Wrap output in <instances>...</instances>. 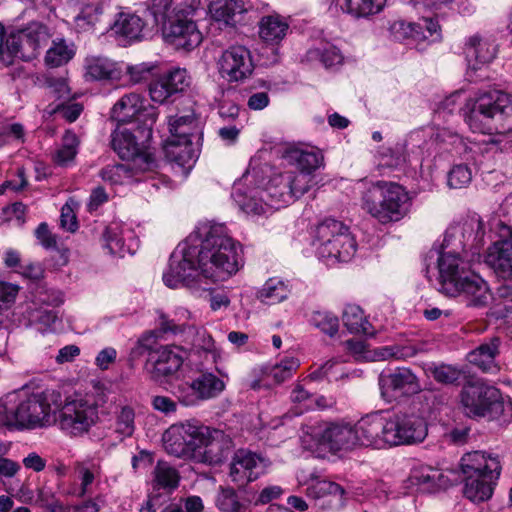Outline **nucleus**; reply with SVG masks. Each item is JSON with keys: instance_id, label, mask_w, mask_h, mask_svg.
<instances>
[{"instance_id": "f8f14e48", "label": "nucleus", "mask_w": 512, "mask_h": 512, "mask_svg": "<svg viewBox=\"0 0 512 512\" xmlns=\"http://www.w3.org/2000/svg\"><path fill=\"white\" fill-rule=\"evenodd\" d=\"M51 39L48 27L39 22H32L25 28L14 31L7 39V48L11 54L29 61L37 57Z\"/></svg>"}, {"instance_id": "603ef678", "label": "nucleus", "mask_w": 512, "mask_h": 512, "mask_svg": "<svg viewBox=\"0 0 512 512\" xmlns=\"http://www.w3.org/2000/svg\"><path fill=\"white\" fill-rule=\"evenodd\" d=\"M102 12L99 3L86 4L75 18L77 26L84 30L93 27L99 21Z\"/></svg>"}, {"instance_id": "37998d69", "label": "nucleus", "mask_w": 512, "mask_h": 512, "mask_svg": "<svg viewBox=\"0 0 512 512\" xmlns=\"http://www.w3.org/2000/svg\"><path fill=\"white\" fill-rule=\"evenodd\" d=\"M387 0H345L347 12L355 17H368L381 12Z\"/></svg>"}, {"instance_id": "0e129e2a", "label": "nucleus", "mask_w": 512, "mask_h": 512, "mask_svg": "<svg viewBox=\"0 0 512 512\" xmlns=\"http://www.w3.org/2000/svg\"><path fill=\"white\" fill-rule=\"evenodd\" d=\"M150 97L154 102L164 103L174 95L162 76L153 80L149 85Z\"/></svg>"}, {"instance_id": "680f3d73", "label": "nucleus", "mask_w": 512, "mask_h": 512, "mask_svg": "<svg viewBox=\"0 0 512 512\" xmlns=\"http://www.w3.org/2000/svg\"><path fill=\"white\" fill-rule=\"evenodd\" d=\"M166 81L168 87L173 94L182 92L189 85L187 72L185 69H174L164 75H162Z\"/></svg>"}, {"instance_id": "4d7b16f0", "label": "nucleus", "mask_w": 512, "mask_h": 512, "mask_svg": "<svg viewBox=\"0 0 512 512\" xmlns=\"http://www.w3.org/2000/svg\"><path fill=\"white\" fill-rule=\"evenodd\" d=\"M390 31L393 34V36L398 40L406 38L421 40V38L427 37V35H425L423 31L418 30L417 23L405 22L403 20L393 22L390 27Z\"/></svg>"}, {"instance_id": "2eb2a0df", "label": "nucleus", "mask_w": 512, "mask_h": 512, "mask_svg": "<svg viewBox=\"0 0 512 512\" xmlns=\"http://www.w3.org/2000/svg\"><path fill=\"white\" fill-rule=\"evenodd\" d=\"M190 14V11L179 10L162 25L164 38L169 43L187 50L197 47L202 42V34Z\"/></svg>"}, {"instance_id": "774afa93", "label": "nucleus", "mask_w": 512, "mask_h": 512, "mask_svg": "<svg viewBox=\"0 0 512 512\" xmlns=\"http://www.w3.org/2000/svg\"><path fill=\"white\" fill-rule=\"evenodd\" d=\"M35 236L41 243V245L46 248H55L57 245V240L55 235L51 233L46 223H40L35 230Z\"/></svg>"}, {"instance_id": "bb28decb", "label": "nucleus", "mask_w": 512, "mask_h": 512, "mask_svg": "<svg viewBox=\"0 0 512 512\" xmlns=\"http://www.w3.org/2000/svg\"><path fill=\"white\" fill-rule=\"evenodd\" d=\"M318 255L328 262H347L356 252V241L351 235L348 227L345 232L328 244L327 246L317 247Z\"/></svg>"}, {"instance_id": "f03ea898", "label": "nucleus", "mask_w": 512, "mask_h": 512, "mask_svg": "<svg viewBox=\"0 0 512 512\" xmlns=\"http://www.w3.org/2000/svg\"><path fill=\"white\" fill-rule=\"evenodd\" d=\"M363 186L361 207L381 224L402 220L410 211L411 197L407 189L394 181L359 182Z\"/></svg>"}, {"instance_id": "79ce46f5", "label": "nucleus", "mask_w": 512, "mask_h": 512, "mask_svg": "<svg viewBox=\"0 0 512 512\" xmlns=\"http://www.w3.org/2000/svg\"><path fill=\"white\" fill-rule=\"evenodd\" d=\"M309 60H319L325 67H332L342 63L343 57L340 50L329 43H323L319 47L307 52Z\"/></svg>"}, {"instance_id": "58836bf2", "label": "nucleus", "mask_w": 512, "mask_h": 512, "mask_svg": "<svg viewBox=\"0 0 512 512\" xmlns=\"http://www.w3.org/2000/svg\"><path fill=\"white\" fill-rule=\"evenodd\" d=\"M290 290L283 281L278 279H269L263 288L258 292V298L267 304H277L285 300Z\"/></svg>"}, {"instance_id": "0eeeda50", "label": "nucleus", "mask_w": 512, "mask_h": 512, "mask_svg": "<svg viewBox=\"0 0 512 512\" xmlns=\"http://www.w3.org/2000/svg\"><path fill=\"white\" fill-rule=\"evenodd\" d=\"M146 340L144 337L140 338L133 347L131 355L138 357L148 352L145 371L151 380L163 383L180 370L188 357V352L176 345H166L150 350L145 343Z\"/></svg>"}, {"instance_id": "9d476101", "label": "nucleus", "mask_w": 512, "mask_h": 512, "mask_svg": "<svg viewBox=\"0 0 512 512\" xmlns=\"http://www.w3.org/2000/svg\"><path fill=\"white\" fill-rule=\"evenodd\" d=\"M197 246H192L189 241L180 243L169 259L168 269L163 274V281L166 286L176 288L184 285L189 289L200 291V287L192 279L197 275Z\"/></svg>"}, {"instance_id": "dca6fc26", "label": "nucleus", "mask_w": 512, "mask_h": 512, "mask_svg": "<svg viewBox=\"0 0 512 512\" xmlns=\"http://www.w3.org/2000/svg\"><path fill=\"white\" fill-rule=\"evenodd\" d=\"M111 143L113 150L121 159L142 167V170L154 171L157 168L153 155L143 143H138L136 136L127 129L115 130Z\"/></svg>"}, {"instance_id": "f3484780", "label": "nucleus", "mask_w": 512, "mask_h": 512, "mask_svg": "<svg viewBox=\"0 0 512 512\" xmlns=\"http://www.w3.org/2000/svg\"><path fill=\"white\" fill-rule=\"evenodd\" d=\"M499 239L486 252L485 262L494 273L504 280H512V227L499 226Z\"/></svg>"}, {"instance_id": "412c9836", "label": "nucleus", "mask_w": 512, "mask_h": 512, "mask_svg": "<svg viewBox=\"0 0 512 512\" xmlns=\"http://www.w3.org/2000/svg\"><path fill=\"white\" fill-rule=\"evenodd\" d=\"M459 279L460 281L455 283V291L446 290V295L460 297L469 307L481 308L488 305L491 294L486 281L472 272Z\"/></svg>"}, {"instance_id": "6e6d98bb", "label": "nucleus", "mask_w": 512, "mask_h": 512, "mask_svg": "<svg viewBox=\"0 0 512 512\" xmlns=\"http://www.w3.org/2000/svg\"><path fill=\"white\" fill-rule=\"evenodd\" d=\"M181 8L175 4V0H151L150 11L154 16L157 23L163 25L164 21L174 13H177Z\"/></svg>"}, {"instance_id": "cd10ccee", "label": "nucleus", "mask_w": 512, "mask_h": 512, "mask_svg": "<svg viewBox=\"0 0 512 512\" xmlns=\"http://www.w3.org/2000/svg\"><path fill=\"white\" fill-rule=\"evenodd\" d=\"M499 345L500 340L497 337L491 338L489 342L482 343L468 354L469 363L477 366L485 373H497L499 366L495 359L499 354Z\"/></svg>"}, {"instance_id": "aec40b11", "label": "nucleus", "mask_w": 512, "mask_h": 512, "mask_svg": "<svg viewBox=\"0 0 512 512\" xmlns=\"http://www.w3.org/2000/svg\"><path fill=\"white\" fill-rule=\"evenodd\" d=\"M379 386L383 397L398 398L421 391L417 376L409 368H396L379 376Z\"/></svg>"}, {"instance_id": "a18cd8bd", "label": "nucleus", "mask_w": 512, "mask_h": 512, "mask_svg": "<svg viewBox=\"0 0 512 512\" xmlns=\"http://www.w3.org/2000/svg\"><path fill=\"white\" fill-rule=\"evenodd\" d=\"M178 427L185 428L187 436L184 437L185 442L188 444V456L187 458H193L196 460V454L199 453L201 439L205 436L204 431L206 426L199 424L198 422L186 421L178 423Z\"/></svg>"}, {"instance_id": "1a4fd4ad", "label": "nucleus", "mask_w": 512, "mask_h": 512, "mask_svg": "<svg viewBox=\"0 0 512 512\" xmlns=\"http://www.w3.org/2000/svg\"><path fill=\"white\" fill-rule=\"evenodd\" d=\"M385 419L389 447L420 443L428 434L425 419L414 413L387 412Z\"/></svg>"}, {"instance_id": "393cba45", "label": "nucleus", "mask_w": 512, "mask_h": 512, "mask_svg": "<svg viewBox=\"0 0 512 512\" xmlns=\"http://www.w3.org/2000/svg\"><path fill=\"white\" fill-rule=\"evenodd\" d=\"M438 269L442 292L446 290L455 291V283L457 284L460 281L458 278H462L471 272L462 257L451 251H443L440 254Z\"/></svg>"}, {"instance_id": "a19ab883", "label": "nucleus", "mask_w": 512, "mask_h": 512, "mask_svg": "<svg viewBox=\"0 0 512 512\" xmlns=\"http://www.w3.org/2000/svg\"><path fill=\"white\" fill-rule=\"evenodd\" d=\"M345 327L352 333H368L369 322L364 316L363 310L358 305L349 304L342 315Z\"/></svg>"}, {"instance_id": "6ab92c4d", "label": "nucleus", "mask_w": 512, "mask_h": 512, "mask_svg": "<svg viewBox=\"0 0 512 512\" xmlns=\"http://www.w3.org/2000/svg\"><path fill=\"white\" fill-rule=\"evenodd\" d=\"M218 65L221 76L228 82L243 81L252 74L254 69L250 51L240 45L226 49L222 53Z\"/></svg>"}, {"instance_id": "338daca9", "label": "nucleus", "mask_w": 512, "mask_h": 512, "mask_svg": "<svg viewBox=\"0 0 512 512\" xmlns=\"http://www.w3.org/2000/svg\"><path fill=\"white\" fill-rule=\"evenodd\" d=\"M151 404L156 411L166 416L175 414L178 408L176 401H174L172 398L168 396L163 395L154 396L152 398Z\"/></svg>"}, {"instance_id": "7c9ffc66", "label": "nucleus", "mask_w": 512, "mask_h": 512, "mask_svg": "<svg viewBox=\"0 0 512 512\" xmlns=\"http://www.w3.org/2000/svg\"><path fill=\"white\" fill-rule=\"evenodd\" d=\"M150 172L149 170H142V167L126 161L125 163H116L105 166L100 170V177L103 181L115 184H124L131 180H140L139 176L142 173Z\"/></svg>"}, {"instance_id": "8fccbe9b", "label": "nucleus", "mask_w": 512, "mask_h": 512, "mask_svg": "<svg viewBox=\"0 0 512 512\" xmlns=\"http://www.w3.org/2000/svg\"><path fill=\"white\" fill-rule=\"evenodd\" d=\"M134 418V410L128 406L122 407L117 414L115 432L118 434L120 440L130 437L133 434L135 429Z\"/></svg>"}, {"instance_id": "e2e57ef3", "label": "nucleus", "mask_w": 512, "mask_h": 512, "mask_svg": "<svg viewBox=\"0 0 512 512\" xmlns=\"http://www.w3.org/2000/svg\"><path fill=\"white\" fill-rule=\"evenodd\" d=\"M234 197L240 208L247 214L260 215L265 211L262 201L255 197H247L239 190L234 192Z\"/></svg>"}, {"instance_id": "09e8293b", "label": "nucleus", "mask_w": 512, "mask_h": 512, "mask_svg": "<svg viewBox=\"0 0 512 512\" xmlns=\"http://www.w3.org/2000/svg\"><path fill=\"white\" fill-rule=\"evenodd\" d=\"M73 57V51L63 40L53 41V45L47 50L45 62L52 67H59L67 63Z\"/></svg>"}, {"instance_id": "f257e3e1", "label": "nucleus", "mask_w": 512, "mask_h": 512, "mask_svg": "<svg viewBox=\"0 0 512 512\" xmlns=\"http://www.w3.org/2000/svg\"><path fill=\"white\" fill-rule=\"evenodd\" d=\"M461 113L474 132H512V95L501 90H480L469 97Z\"/></svg>"}, {"instance_id": "a211bd4d", "label": "nucleus", "mask_w": 512, "mask_h": 512, "mask_svg": "<svg viewBox=\"0 0 512 512\" xmlns=\"http://www.w3.org/2000/svg\"><path fill=\"white\" fill-rule=\"evenodd\" d=\"M268 462L262 456L249 450L235 452L230 463L229 476L237 486L244 487L265 474Z\"/></svg>"}, {"instance_id": "7ed1b4c3", "label": "nucleus", "mask_w": 512, "mask_h": 512, "mask_svg": "<svg viewBox=\"0 0 512 512\" xmlns=\"http://www.w3.org/2000/svg\"><path fill=\"white\" fill-rule=\"evenodd\" d=\"M55 405L54 425L70 437H83L100 421V407L106 402L103 393L74 392L63 395Z\"/></svg>"}, {"instance_id": "052dcab7", "label": "nucleus", "mask_w": 512, "mask_h": 512, "mask_svg": "<svg viewBox=\"0 0 512 512\" xmlns=\"http://www.w3.org/2000/svg\"><path fill=\"white\" fill-rule=\"evenodd\" d=\"M496 295L500 302L499 312L506 319L507 323L512 324V286L503 284L497 288Z\"/></svg>"}, {"instance_id": "ea45409f", "label": "nucleus", "mask_w": 512, "mask_h": 512, "mask_svg": "<svg viewBox=\"0 0 512 512\" xmlns=\"http://www.w3.org/2000/svg\"><path fill=\"white\" fill-rule=\"evenodd\" d=\"M345 226L342 222L335 219H325L321 222L315 232V242L317 247L327 246L333 239L340 236V233L345 232Z\"/></svg>"}, {"instance_id": "39448f33", "label": "nucleus", "mask_w": 512, "mask_h": 512, "mask_svg": "<svg viewBox=\"0 0 512 512\" xmlns=\"http://www.w3.org/2000/svg\"><path fill=\"white\" fill-rule=\"evenodd\" d=\"M460 468L465 476L464 496L479 503L490 499L501 474V463L497 455L485 451H472L464 454Z\"/></svg>"}, {"instance_id": "c9c22d12", "label": "nucleus", "mask_w": 512, "mask_h": 512, "mask_svg": "<svg viewBox=\"0 0 512 512\" xmlns=\"http://www.w3.org/2000/svg\"><path fill=\"white\" fill-rule=\"evenodd\" d=\"M187 436L185 428L178 427V424L171 425L163 434V445L170 455L187 458L189 446L184 437Z\"/></svg>"}, {"instance_id": "b1692460", "label": "nucleus", "mask_w": 512, "mask_h": 512, "mask_svg": "<svg viewBox=\"0 0 512 512\" xmlns=\"http://www.w3.org/2000/svg\"><path fill=\"white\" fill-rule=\"evenodd\" d=\"M315 438L319 446L332 452L350 450L357 446V435L354 426L350 424L332 423L315 433Z\"/></svg>"}, {"instance_id": "f704fd0d", "label": "nucleus", "mask_w": 512, "mask_h": 512, "mask_svg": "<svg viewBox=\"0 0 512 512\" xmlns=\"http://www.w3.org/2000/svg\"><path fill=\"white\" fill-rule=\"evenodd\" d=\"M145 24L136 14L119 13L112 30L118 36L129 41L138 40L142 34Z\"/></svg>"}, {"instance_id": "de8ad7c7", "label": "nucleus", "mask_w": 512, "mask_h": 512, "mask_svg": "<svg viewBox=\"0 0 512 512\" xmlns=\"http://www.w3.org/2000/svg\"><path fill=\"white\" fill-rule=\"evenodd\" d=\"M310 323L321 332L334 336L339 329L337 316L327 311H315L312 313Z\"/></svg>"}, {"instance_id": "c756f323", "label": "nucleus", "mask_w": 512, "mask_h": 512, "mask_svg": "<svg viewBox=\"0 0 512 512\" xmlns=\"http://www.w3.org/2000/svg\"><path fill=\"white\" fill-rule=\"evenodd\" d=\"M314 181V175L307 172H293L289 171L281 174L279 183L283 185L284 190L280 192V198L286 201L285 196L291 198H300L311 188ZM273 182H278L274 179Z\"/></svg>"}, {"instance_id": "473e14b6", "label": "nucleus", "mask_w": 512, "mask_h": 512, "mask_svg": "<svg viewBox=\"0 0 512 512\" xmlns=\"http://www.w3.org/2000/svg\"><path fill=\"white\" fill-rule=\"evenodd\" d=\"M306 485V495L309 498L319 500L332 497L335 498L338 506H343L345 490L339 484L319 477H311Z\"/></svg>"}, {"instance_id": "72a5a7b5", "label": "nucleus", "mask_w": 512, "mask_h": 512, "mask_svg": "<svg viewBox=\"0 0 512 512\" xmlns=\"http://www.w3.org/2000/svg\"><path fill=\"white\" fill-rule=\"evenodd\" d=\"M289 29L288 22L280 15H267L259 23V36L266 43L278 44Z\"/></svg>"}, {"instance_id": "9b49d317", "label": "nucleus", "mask_w": 512, "mask_h": 512, "mask_svg": "<svg viewBox=\"0 0 512 512\" xmlns=\"http://www.w3.org/2000/svg\"><path fill=\"white\" fill-rule=\"evenodd\" d=\"M171 137L166 147L167 155L180 165H185L192 155V136L198 129L193 112L169 118Z\"/></svg>"}, {"instance_id": "6e6552de", "label": "nucleus", "mask_w": 512, "mask_h": 512, "mask_svg": "<svg viewBox=\"0 0 512 512\" xmlns=\"http://www.w3.org/2000/svg\"><path fill=\"white\" fill-rule=\"evenodd\" d=\"M460 403L464 413L470 418H497L504 411L500 391L481 379L467 381L460 393Z\"/></svg>"}, {"instance_id": "69168bd1", "label": "nucleus", "mask_w": 512, "mask_h": 512, "mask_svg": "<svg viewBox=\"0 0 512 512\" xmlns=\"http://www.w3.org/2000/svg\"><path fill=\"white\" fill-rule=\"evenodd\" d=\"M76 469L81 482L78 496L83 497L91 493V485L95 480L96 468L94 466L90 468L84 464H78Z\"/></svg>"}, {"instance_id": "4be33fe9", "label": "nucleus", "mask_w": 512, "mask_h": 512, "mask_svg": "<svg viewBox=\"0 0 512 512\" xmlns=\"http://www.w3.org/2000/svg\"><path fill=\"white\" fill-rule=\"evenodd\" d=\"M205 436L201 439L196 460L209 465H217L224 461L232 448V440L222 430L206 426Z\"/></svg>"}, {"instance_id": "2f4dec72", "label": "nucleus", "mask_w": 512, "mask_h": 512, "mask_svg": "<svg viewBox=\"0 0 512 512\" xmlns=\"http://www.w3.org/2000/svg\"><path fill=\"white\" fill-rule=\"evenodd\" d=\"M410 479L413 484L420 486L423 491L435 492L445 488L449 479L439 469L430 466H420L412 470Z\"/></svg>"}, {"instance_id": "4468645a", "label": "nucleus", "mask_w": 512, "mask_h": 512, "mask_svg": "<svg viewBox=\"0 0 512 512\" xmlns=\"http://www.w3.org/2000/svg\"><path fill=\"white\" fill-rule=\"evenodd\" d=\"M225 388V383L213 373L205 372L192 381L176 387L175 395L184 406H195L202 401L217 397Z\"/></svg>"}, {"instance_id": "423d86ee", "label": "nucleus", "mask_w": 512, "mask_h": 512, "mask_svg": "<svg viewBox=\"0 0 512 512\" xmlns=\"http://www.w3.org/2000/svg\"><path fill=\"white\" fill-rule=\"evenodd\" d=\"M59 401L60 391L56 389H46L21 398L15 407L18 430L54 425L53 411Z\"/></svg>"}, {"instance_id": "a878e982", "label": "nucleus", "mask_w": 512, "mask_h": 512, "mask_svg": "<svg viewBox=\"0 0 512 512\" xmlns=\"http://www.w3.org/2000/svg\"><path fill=\"white\" fill-rule=\"evenodd\" d=\"M285 160L300 172L313 173L324 166V155L317 147H292L285 151Z\"/></svg>"}, {"instance_id": "13d9d810", "label": "nucleus", "mask_w": 512, "mask_h": 512, "mask_svg": "<svg viewBox=\"0 0 512 512\" xmlns=\"http://www.w3.org/2000/svg\"><path fill=\"white\" fill-rule=\"evenodd\" d=\"M471 180V170L464 164L455 165L448 174V185L454 189L466 187Z\"/></svg>"}, {"instance_id": "20e7f679", "label": "nucleus", "mask_w": 512, "mask_h": 512, "mask_svg": "<svg viewBox=\"0 0 512 512\" xmlns=\"http://www.w3.org/2000/svg\"><path fill=\"white\" fill-rule=\"evenodd\" d=\"M240 246L224 232L223 226H213L201 246H197V263L203 275L225 280L240 267Z\"/></svg>"}, {"instance_id": "ddd939ff", "label": "nucleus", "mask_w": 512, "mask_h": 512, "mask_svg": "<svg viewBox=\"0 0 512 512\" xmlns=\"http://www.w3.org/2000/svg\"><path fill=\"white\" fill-rule=\"evenodd\" d=\"M157 115L155 108L145 104V99L138 93L131 92L122 96L111 110V118L119 123L137 121L143 123L141 133L148 139L152 134V125Z\"/></svg>"}, {"instance_id": "bf43d9fd", "label": "nucleus", "mask_w": 512, "mask_h": 512, "mask_svg": "<svg viewBox=\"0 0 512 512\" xmlns=\"http://www.w3.org/2000/svg\"><path fill=\"white\" fill-rule=\"evenodd\" d=\"M344 376L341 366L336 361H327L324 365L309 374L311 380L326 378L328 381H337Z\"/></svg>"}, {"instance_id": "4c0bfd02", "label": "nucleus", "mask_w": 512, "mask_h": 512, "mask_svg": "<svg viewBox=\"0 0 512 512\" xmlns=\"http://www.w3.org/2000/svg\"><path fill=\"white\" fill-rule=\"evenodd\" d=\"M78 146L79 139L77 135L70 130L66 131L61 147L52 156L54 163L59 166H67L72 163L77 155Z\"/></svg>"}, {"instance_id": "49530a36", "label": "nucleus", "mask_w": 512, "mask_h": 512, "mask_svg": "<svg viewBox=\"0 0 512 512\" xmlns=\"http://www.w3.org/2000/svg\"><path fill=\"white\" fill-rule=\"evenodd\" d=\"M177 470L166 462L159 461L154 469V481L160 488L175 489L179 484Z\"/></svg>"}, {"instance_id": "5fc2aeb1", "label": "nucleus", "mask_w": 512, "mask_h": 512, "mask_svg": "<svg viewBox=\"0 0 512 512\" xmlns=\"http://www.w3.org/2000/svg\"><path fill=\"white\" fill-rule=\"evenodd\" d=\"M216 505L223 512H240L242 508L236 491L230 487H220Z\"/></svg>"}, {"instance_id": "c85d7f7f", "label": "nucleus", "mask_w": 512, "mask_h": 512, "mask_svg": "<svg viewBox=\"0 0 512 512\" xmlns=\"http://www.w3.org/2000/svg\"><path fill=\"white\" fill-rule=\"evenodd\" d=\"M464 52L469 61L487 64L496 57L497 45L490 37L477 33L467 39Z\"/></svg>"}, {"instance_id": "5701e85b", "label": "nucleus", "mask_w": 512, "mask_h": 512, "mask_svg": "<svg viewBox=\"0 0 512 512\" xmlns=\"http://www.w3.org/2000/svg\"><path fill=\"white\" fill-rule=\"evenodd\" d=\"M354 426L357 446L384 448L388 446L385 413H371L362 417Z\"/></svg>"}, {"instance_id": "c03bdc74", "label": "nucleus", "mask_w": 512, "mask_h": 512, "mask_svg": "<svg viewBox=\"0 0 512 512\" xmlns=\"http://www.w3.org/2000/svg\"><path fill=\"white\" fill-rule=\"evenodd\" d=\"M86 76L93 80L113 79L117 76V70L107 59L92 58L87 61Z\"/></svg>"}, {"instance_id": "3c124183", "label": "nucleus", "mask_w": 512, "mask_h": 512, "mask_svg": "<svg viewBox=\"0 0 512 512\" xmlns=\"http://www.w3.org/2000/svg\"><path fill=\"white\" fill-rule=\"evenodd\" d=\"M298 367V359L294 357H287L271 368L269 376L274 380L275 383L280 384L291 378Z\"/></svg>"}, {"instance_id": "864d4df0", "label": "nucleus", "mask_w": 512, "mask_h": 512, "mask_svg": "<svg viewBox=\"0 0 512 512\" xmlns=\"http://www.w3.org/2000/svg\"><path fill=\"white\" fill-rule=\"evenodd\" d=\"M429 371L435 381L446 385H453L458 383L462 376L461 370L447 364L431 367Z\"/></svg>"}, {"instance_id": "e433bc0d", "label": "nucleus", "mask_w": 512, "mask_h": 512, "mask_svg": "<svg viewBox=\"0 0 512 512\" xmlns=\"http://www.w3.org/2000/svg\"><path fill=\"white\" fill-rule=\"evenodd\" d=\"M209 10L214 20L233 25L235 15L246 9L242 0H216L210 4Z\"/></svg>"}]
</instances>
